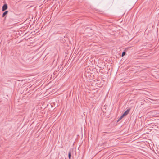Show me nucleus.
I'll return each instance as SVG.
<instances>
[{"instance_id": "f257e3e1", "label": "nucleus", "mask_w": 159, "mask_h": 159, "mask_svg": "<svg viewBox=\"0 0 159 159\" xmlns=\"http://www.w3.org/2000/svg\"><path fill=\"white\" fill-rule=\"evenodd\" d=\"M130 109H128L122 115V117H124L125 116H126V115H127L129 112V111H130Z\"/></svg>"}, {"instance_id": "f03ea898", "label": "nucleus", "mask_w": 159, "mask_h": 159, "mask_svg": "<svg viewBox=\"0 0 159 159\" xmlns=\"http://www.w3.org/2000/svg\"><path fill=\"white\" fill-rule=\"evenodd\" d=\"M7 4H4L2 7V11H3L6 9H7Z\"/></svg>"}, {"instance_id": "7ed1b4c3", "label": "nucleus", "mask_w": 159, "mask_h": 159, "mask_svg": "<svg viewBox=\"0 0 159 159\" xmlns=\"http://www.w3.org/2000/svg\"><path fill=\"white\" fill-rule=\"evenodd\" d=\"M8 13V11H6L4 12L2 14V17H4V16L7 15Z\"/></svg>"}, {"instance_id": "20e7f679", "label": "nucleus", "mask_w": 159, "mask_h": 159, "mask_svg": "<svg viewBox=\"0 0 159 159\" xmlns=\"http://www.w3.org/2000/svg\"><path fill=\"white\" fill-rule=\"evenodd\" d=\"M68 157L69 159H71V151H70L68 154Z\"/></svg>"}, {"instance_id": "39448f33", "label": "nucleus", "mask_w": 159, "mask_h": 159, "mask_svg": "<svg viewBox=\"0 0 159 159\" xmlns=\"http://www.w3.org/2000/svg\"><path fill=\"white\" fill-rule=\"evenodd\" d=\"M123 117H122V116H121L118 119V121H119L120 120L123 118Z\"/></svg>"}, {"instance_id": "423d86ee", "label": "nucleus", "mask_w": 159, "mask_h": 159, "mask_svg": "<svg viewBox=\"0 0 159 159\" xmlns=\"http://www.w3.org/2000/svg\"><path fill=\"white\" fill-rule=\"evenodd\" d=\"M125 54V52H123L122 54V57H123Z\"/></svg>"}, {"instance_id": "0eeeda50", "label": "nucleus", "mask_w": 159, "mask_h": 159, "mask_svg": "<svg viewBox=\"0 0 159 159\" xmlns=\"http://www.w3.org/2000/svg\"><path fill=\"white\" fill-rule=\"evenodd\" d=\"M74 149H72L71 150V151H72V152L73 151H74Z\"/></svg>"}]
</instances>
